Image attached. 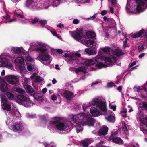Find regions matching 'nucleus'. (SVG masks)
I'll return each mask as SVG.
<instances>
[{
    "instance_id": "nucleus-1",
    "label": "nucleus",
    "mask_w": 147,
    "mask_h": 147,
    "mask_svg": "<svg viewBox=\"0 0 147 147\" xmlns=\"http://www.w3.org/2000/svg\"><path fill=\"white\" fill-rule=\"evenodd\" d=\"M36 51L40 53L37 58L39 61H47L49 59L50 56L49 54L46 53L47 49L41 47L37 48Z\"/></svg>"
},
{
    "instance_id": "nucleus-2",
    "label": "nucleus",
    "mask_w": 147,
    "mask_h": 147,
    "mask_svg": "<svg viewBox=\"0 0 147 147\" xmlns=\"http://www.w3.org/2000/svg\"><path fill=\"white\" fill-rule=\"evenodd\" d=\"M90 105H96L97 107H98L100 109L104 112L107 111L106 104L105 102L101 101L100 99L98 98L94 99L93 100L89 102Z\"/></svg>"
},
{
    "instance_id": "nucleus-3",
    "label": "nucleus",
    "mask_w": 147,
    "mask_h": 147,
    "mask_svg": "<svg viewBox=\"0 0 147 147\" xmlns=\"http://www.w3.org/2000/svg\"><path fill=\"white\" fill-rule=\"evenodd\" d=\"M17 102L24 105L26 107H29L31 104V101L29 98L23 95H18L17 96Z\"/></svg>"
},
{
    "instance_id": "nucleus-4",
    "label": "nucleus",
    "mask_w": 147,
    "mask_h": 147,
    "mask_svg": "<svg viewBox=\"0 0 147 147\" xmlns=\"http://www.w3.org/2000/svg\"><path fill=\"white\" fill-rule=\"evenodd\" d=\"M78 32L74 31L72 32V36L77 40H80L83 38H85L86 36L84 32H83V28H80Z\"/></svg>"
},
{
    "instance_id": "nucleus-5",
    "label": "nucleus",
    "mask_w": 147,
    "mask_h": 147,
    "mask_svg": "<svg viewBox=\"0 0 147 147\" xmlns=\"http://www.w3.org/2000/svg\"><path fill=\"white\" fill-rule=\"evenodd\" d=\"M5 79L9 83L15 85L19 82L18 79L14 75H7L5 77Z\"/></svg>"
},
{
    "instance_id": "nucleus-6",
    "label": "nucleus",
    "mask_w": 147,
    "mask_h": 147,
    "mask_svg": "<svg viewBox=\"0 0 147 147\" xmlns=\"http://www.w3.org/2000/svg\"><path fill=\"white\" fill-rule=\"evenodd\" d=\"M137 4L136 9L137 11L138 12L142 11V7L144 6L147 8V0H144L145 2L142 0H135Z\"/></svg>"
},
{
    "instance_id": "nucleus-7",
    "label": "nucleus",
    "mask_w": 147,
    "mask_h": 147,
    "mask_svg": "<svg viewBox=\"0 0 147 147\" xmlns=\"http://www.w3.org/2000/svg\"><path fill=\"white\" fill-rule=\"evenodd\" d=\"M87 118V115L84 113H81L78 115H73L72 117L73 119H74L75 121H78L79 123L82 122L86 120Z\"/></svg>"
},
{
    "instance_id": "nucleus-8",
    "label": "nucleus",
    "mask_w": 147,
    "mask_h": 147,
    "mask_svg": "<svg viewBox=\"0 0 147 147\" xmlns=\"http://www.w3.org/2000/svg\"><path fill=\"white\" fill-rule=\"evenodd\" d=\"M4 66L10 68L12 66V63L9 61L8 59L2 57L0 58V67Z\"/></svg>"
},
{
    "instance_id": "nucleus-9",
    "label": "nucleus",
    "mask_w": 147,
    "mask_h": 147,
    "mask_svg": "<svg viewBox=\"0 0 147 147\" xmlns=\"http://www.w3.org/2000/svg\"><path fill=\"white\" fill-rule=\"evenodd\" d=\"M76 63L78 64H85L87 66L92 65L95 64L94 61L91 59L84 58H82L81 62L77 61Z\"/></svg>"
},
{
    "instance_id": "nucleus-10",
    "label": "nucleus",
    "mask_w": 147,
    "mask_h": 147,
    "mask_svg": "<svg viewBox=\"0 0 147 147\" xmlns=\"http://www.w3.org/2000/svg\"><path fill=\"white\" fill-rule=\"evenodd\" d=\"M58 121H50V124H55L56 127L59 130L62 131L64 130L66 127L65 124L63 123H58Z\"/></svg>"
},
{
    "instance_id": "nucleus-11",
    "label": "nucleus",
    "mask_w": 147,
    "mask_h": 147,
    "mask_svg": "<svg viewBox=\"0 0 147 147\" xmlns=\"http://www.w3.org/2000/svg\"><path fill=\"white\" fill-rule=\"evenodd\" d=\"M108 127L105 125L101 127L97 131V135L101 137H103L107 134Z\"/></svg>"
},
{
    "instance_id": "nucleus-12",
    "label": "nucleus",
    "mask_w": 147,
    "mask_h": 147,
    "mask_svg": "<svg viewBox=\"0 0 147 147\" xmlns=\"http://www.w3.org/2000/svg\"><path fill=\"white\" fill-rule=\"evenodd\" d=\"M61 92V95L68 99L72 98L74 97L73 93L69 91L62 90Z\"/></svg>"
},
{
    "instance_id": "nucleus-13",
    "label": "nucleus",
    "mask_w": 147,
    "mask_h": 147,
    "mask_svg": "<svg viewBox=\"0 0 147 147\" xmlns=\"http://www.w3.org/2000/svg\"><path fill=\"white\" fill-rule=\"evenodd\" d=\"M117 59L115 57H108L105 58V63L108 64H113L116 61Z\"/></svg>"
},
{
    "instance_id": "nucleus-14",
    "label": "nucleus",
    "mask_w": 147,
    "mask_h": 147,
    "mask_svg": "<svg viewBox=\"0 0 147 147\" xmlns=\"http://www.w3.org/2000/svg\"><path fill=\"white\" fill-rule=\"evenodd\" d=\"M113 134H111L109 138L110 140H112L113 142L119 144H122L123 141L120 138L113 136Z\"/></svg>"
},
{
    "instance_id": "nucleus-15",
    "label": "nucleus",
    "mask_w": 147,
    "mask_h": 147,
    "mask_svg": "<svg viewBox=\"0 0 147 147\" xmlns=\"http://www.w3.org/2000/svg\"><path fill=\"white\" fill-rule=\"evenodd\" d=\"M145 30L144 29H142L138 32L134 33L132 35V38H136L141 37H144L145 33Z\"/></svg>"
},
{
    "instance_id": "nucleus-16",
    "label": "nucleus",
    "mask_w": 147,
    "mask_h": 147,
    "mask_svg": "<svg viewBox=\"0 0 147 147\" xmlns=\"http://www.w3.org/2000/svg\"><path fill=\"white\" fill-rule=\"evenodd\" d=\"M8 84L4 81L0 82V89L3 92L7 91L8 89Z\"/></svg>"
},
{
    "instance_id": "nucleus-17",
    "label": "nucleus",
    "mask_w": 147,
    "mask_h": 147,
    "mask_svg": "<svg viewBox=\"0 0 147 147\" xmlns=\"http://www.w3.org/2000/svg\"><path fill=\"white\" fill-rule=\"evenodd\" d=\"M86 122L88 125L90 126H94V124L95 123L94 119L91 117H88V116L87 115V118H86Z\"/></svg>"
},
{
    "instance_id": "nucleus-18",
    "label": "nucleus",
    "mask_w": 147,
    "mask_h": 147,
    "mask_svg": "<svg viewBox=\"0 0 147 147\" xmlns=\"http://www.w3.org/2000/svg\"><path fill=\"white\" fill-rule=\"evenodd\" d=\"M23 128L22 125L20 123H17L13 126V130L15 131H22Z\"/></svg>"
},
{
    "instance_id": "nucleus-19",
    "label": "nucleus",
    "mask_w": 147,
    "mask_h": 147,
    "mask_svg": "<svg viewBox=\"0 0 147 147\" xmlns=\"http://www.w3.org/2000/svg\"><path fill=\"white\" fill-rule=\"evenodd\" d=\"M90 112L92 115L94 117L98 115L99 113V110L96 108L92 107L90 109Z\"/></svg>"
},
{
    "instance_id": "nucleus-20",
    "label": "nucleus",
    "mask_w": 147,
    "mask_h": 147,
    "mask_svg": "<svg viewBox=\"0 0 147 147\" xmlns=\"http://www.w3.org/2000/svg\"><path fill=\"white\" fill-rule=\"evenodd\" d=\"M111 52L112 54L115 55L117 56L123 55L124 54V53L122 51L121 49H117L115 51L112 50Z\"/></svg>"
},
{
    "instance_id": "nucleus-21",
    "label": "nucleus",
    "mask_w": 147,
    "mask_h": 147,
    "mask_svg": "<svg viewBox=\"0 0 147 147\" xmlns=\"http://www.w3.org/2000/svg\"><path fill=\"white\" fill-rule=\"evenodd\" d=\"M80 72H83L85 74L86 73V69L84 67H80L76 68L75 72L76 74H78Z\"/></svg>"
},
{
    "instance_id": "nucleus-22",
    "label": "nucleus",
    "mask_w": 147,
    "mask_h": 147,
    "mask_svg": "<svg viewBox=\"0 0 147 147\" xmlns=\"http://www.w3.org/2000/svg\"><path fill=\"white\" fill-rule=\"evenodd\" d=\"M2 105V108L4 110H6L7 111H9L11 110V105L8 102L3 103Z\"/></svg>"
},
{
    "instance_id": "nucleus-23",
    "label": "nucleus",
    "mask_w": 147,
    "mask_h": 147,
    "mask_svg": "<svg viewBox=\"0 0 147 147\" xmlns=\"http://www.w3.org/2000/svg\"><path fill=\"white\" fill-rule=\"evenodd\" d=\"M24 87L26 91L30 93H31L34 92V90L32 87L28 84L25 85Z\"/></svg>"
},
{
    "instance_id": "nucleus-24",
    "label": "nucleus",
    "mask_w": 147,
    "mask_h": 147,
    "mask_svg": "<svg viewBox=\"0 0 147 147\" xmlns=\"http://www.w3.org/2000/svg\"><path fill=\"white\" fill-rule=\"evenodd\" d=\"M85 51L87 54L90 55H94L96 54L95 51L92 49H86L85 50Z\"/></svg>"
},
{
    "instance_id": "nucleus-25",
    "label": "nucleus",
    "mask_w": 147,
    "mask_h": 147,
    "mask_svg": "<svg viewBox=\"0 0 147 147\" xmlns=\"http://www.w3.org/2000/svg\"><path fill=\"white\" fill-rule=\"evenodd\" d=\"M85 35L87 37L90 38H94L95 36V34L92 32H88L85 33Z\"/></svg>"
},
{
    "instance_id": "nucleus-26",
    "label": "nucleus",
    "mask_w": 147,
    "mask_h": 147,
    "mask_svg": "<svg viewBox=\"0 0 147 147\" xmlns=\"http://www.w3.org/2000/svg\"><path fill=\"white\" fill-rule=\"evenodd\" d=\"M11 51L12 53L14 54H19L21 52V49L18 47H13L11 49Z\"/></svg>"
},
{
    "instance_id": "nucleus-27",
    "label": "nucleus",
    "mask_w": 147,
    "mask_h": 147,
    "mask_svg": "<svg viewBox=\"0 0 147 147\" xmlns=\"http://www.w3.org/2000/svg\"><path fill=\"white\" fill-rule=\"evenodd\" d=\"M106 119L109 122H114L115 119V117L111 115H108Z\"/></svg>"
},
{
    "instance_id": "nucleus-28",
    "label": "nucleus",
    "mask_w": 147,
    "mask_h": 147,
    "mask_svg": "<svg viewBox=\"0 0 147 147\" xmlns=\"http://www.w3.org/2000/svg\"><path fill=\"white\" fill-rule=\"evenodd\" d=\"M5 94L9 100H13L15 98L13 94L10 92H7Z\"/></svg>"
},
{
    "instance_id": "nucleus-29",
    "label": "nucleus",
    "mask_w": 147,
    "mask_h": 147,
    "mask_svg": "<svg viewBox=\"0 0 147 147\" xmlns=\"http://www.w3.org/2000/svg\"><path fill=\"white\" fill-rule=\"evenodd\" d=\"M24 59L21 57H17L15 60V62L20 64H22L24 63Z\"/></svg>"
},
{
    "instance_id": "nucleus-30",
    "label": "nucleus",
    "mask_w": 147,
    "mask_h": 147,
    "mask_svg": "<svg viewBox=\"0 0 147 147\" xmlns=\"http://www.w3.org/2000/svg\"><path fill=\"white\" fill-rule=\"evenodd\" d=\"M103 52L105 53H109L111 52V48L109 47L102 48Z\"/></svg>"
},
{
    "instance_id": "nucleus-31",
    "label": "nucleus",
    "mask_w": 147,
    "mask_h": 147,
    "mask_svg": "<svg viewBox=\"0 0 147 147\" xmlns=\"http://www.w3.org/2000/svg\"><path fill=\"white\" fill-rule=\"evenodd\" d=\"M16 91L19 93L21 94H23L25 93V92L24 90L23 89L20 88H18L16 89Z\"/></svg>"
},
{
    "instance_id": "nucleus-32",
    "label": "nucleus",
    "mask_w": 147,
    "mask_h": 147,
    "mask_svg": "<svg viewBox=\"0 0 147 147\" xmlns=\"http://www.w3.org/2000/svg\"><path fill=\"white\" fill-rule=\"evenodd\" d=\"M1 101L2 102H3V103L8 102L7 99L5 95H3L1 97Z\"/></svg>"
},
{
    "instance_id": "nucleus-33",
    "label": "nucleus",
    "mask_w": 147,
    "mask_h": 147,
    "mask_svg": "<svg viewBox=\"0 0 147 147\" xmlns=\"http://www.w3.org/2000/svg\"><path fill=\"white\" fill-rule=\"evenodd\" d=\"M39 24L42 27L47 24V21L45 20H39Z\"/></svg>"
},
{
    "instance_id": "nucleus-34",
    "label": "nucleus",
    "mask_w": 147,
    "mask_h": 147,
    "mask_svg": "<svg viewBox=\"0 0 147 147\" xmlns=\"http://www.w3.org/2000/svg\"><path fill=\"white\" fill-rule=\"evenodd\" d=\"M39 19L38 18L35 17V18L32 20L30 22V23L32 24H34L38 22H39Z\"/></svg>"
},
{
    "instance_id": "nucleus-35",
    "label": "nucleus",
    "mask_w": 147,
    "mask_h": 147,
    "mask_svg": "<svg viewBox=\"0 0 147 147\" xmlns=\"http://www.w3.org/2000/svg\"><path fill=\"white\" fill-rule=\"evenodd\" d=\"M34 1V0H27L26 4V6L28 7H29Z\"/></svg>"
},
{
    "instance_id": "nucleus-36",
    "label": "nucleus",
    "mask_w": 147,
    "mask_h": 147,
    "mask_svg": "<svg viewBox=\"0 0 147 147\" xmlns=\"http://www.w3.org/2000/svg\"><path fill=\"white\" fill-rule=\"evenodd\" d=\"M122 129L124 130L125 133L126 134H127V133L128 132V130L125 123H124V125L122 126Z\"/></svg>"
},
{
    "instance_id": "nucleus-37",
    "label": "nucleus",
    "mask_w": 147,
    "mask_h": 147,
    "mask_svg": "<svg viewBox=\"0 0 147 147\" xmlns=\"http://www.w3.org/2000/svg\"><path fill=\"white\" fill-rule=\"evenodd\" d=\"M42 81L41 78L39 76H37L35 77V81L36 82H40Z\"/></svg>"
},
{
    "instance_id": "nucleus-38",
    "label": "nucleus",
    "mask_w": 147,
    "mask_h": 147,
    "mask_svg": "<svg viewBox=\"0 0 147 147\" xmlns=\"http://www.w3.org/2000/svg\"><path fill=\"white\" fill-rule=\"evenodd\" d=\"M138 51L139 52L144 49V47L143 44H141L138 46Z\"/></svg>"
},
{
    "instance_id": "nucleus-39",
    "label": "nucleus",
    "mask_w": 147,
    "mask_h": 147,
    "mask_svg": "<svg viewBox=\"0 0 147 147\" xmlns=\"http://www.w3.org/2000/svg\"><path fill=\"white\" fill-rule=\"evenodd\" d=\"M104 65L101 63H97L95 65L96 67H97L100 69Z\"/></svg>"
},
{
    "instance_id": "nucleus-40",
    "label": "nucleus",
    "mask_w": 147,
    "mask_h": 147,
    "mask_svg": "<svg viewBox=\"0 0 147 147\" xmlns=\"http://www.w3.org/2000/svg\"><path fill=\"white\" fill-rule=\"evenodd\" d=\"M25 58L26 60L27 61H31L32 60V58L28 54L27 55V56H25Z\"/></svg>"
},
{
    "instance_id": "nucleus-41",
    "label": "nucleus",
    "mask_w": 147,
    "mask_h": 147,
    "mask_svg": "<svg viewBox=\"0 0 147 147\" xmlns=\"http://www.w3.org/2000/svg\"><path fill=\"white\" fill-rule=\"evenodd\" d=\"M143 108L147 109V103L145 102H143L141 104Z\"/></svg>"
},
{
    "instance_id": "nucleus-42",
    "label": "nucleus",
    "mask_w": 147,
    "mask_h": 147,
    "mask_svg": "<svg viewBox=\"0 0 147 147\" xmlns=\"http://www.w3.org/2000/svg\"><path fill=\"white\" fill-rule=\"evenodd\" d=\"M73 23L75 24H77L79 23V21L78 19H74L73 20Z\"/></svg>"
},
{
    "instance_id": "nucleus-43",
    "label": "nucleus",
    "mask_w": 147,
    "mask_h": 147,
    "mask_svg": "<svg viewBox=\"0 0 147 147\" xmlns=\"http://www.w3.org/2000/svg\"><path fill=\"white\" fill-rule=\"evenodd\" d=\"M111 109L113 110V111H115L116 109V106L115 105H112L110 106Z\"/></svg>"
},
{
    "instance_id": "nucleus-44",
    "label": "nucleus",
    "mask_w": 147,
    "mask_h": 147,
    "mask_svg": "<svg viewBox=\"0 0 147 147\" xmlns=\"http://www.w3.org/2000/svg\"><path fill=\"white\" fill-rule=\"evenodd\" d=\"M51 32L53 36L57 37H58V34L55 30L51 31Z\"/></svg>"
},
{
    "instance_id": "nucleus-45",
    "label": "nucleus",
    "mask_w": 147,
    "mask_h": 147,
    "mask_svg": "<svg viewBox=\"0 0 147 147\" xmlns=\"http://www.w3.org/2000/svg\"><path fill=\"white\" fill-rule=\"evenodd\" d=\"M82 144L83 145L84 147H88V145L85 141H84L82 142Z\"/></svg>"
},
{
    "instance_id": "nucleus-46",
    "label": "nucleus",
    "mask_w": 147,
    "mask_h": 147,
    "mask_svg": "<svg viewBox=\"0 0 147 147\" xmlns=\"http://www.w3.org/2000/svg\"><path fill=\"white\" fill-rule=\"evenodd\" d=\"M27 68L28 70L30 71H32V68L31 65H30L27 66Z\"/></svg>"
},
{
    "instance_id": "nucleus-47",
    "label": "nucleus",
    "mask_w": 147,
    "mask_h": 147,
    "mask_svg": "<svg viewBox=\"0 0 147 147\" xmlns=\"http://www.w3.org/2000/svg\"><path fill=\"white\" fill-rule=\"evenodd\" d=\"M121 115L123 117H126L127 116V114L126 113V112H124L121 111Z\"/></svg>"
},
{
    "instance_id": "nucleus-48",
    "label": "nucleus",
    "mask_w": 147,
    "mask_h": 147,
    "mask_svg": "<svg viewBox=\"0 0 147 147\" xmlns=\"http://www.w3.org/2000/svg\"><path fill=\"white\" fill-rule=\"evenodd\" d=\"M51 98L53 101H55L57 99V96L56 95H53L51 96Z\"/></svg>"
},
{
    "instance_id": "nucleus-49",
    "label": "nucleus",
    "mask_w": 147,
    "mask_h": 147,
    "mask_svg": "<svg viewBox=\"0 0 147 147\" xmlns=\"http://www.w3.org/2000/svg\"><path fill=\"white\" fill-rule=\"evenodd\" d=\"M107 13V11L106 10H102L100 14L102 16L106 15Z\"/></svg>"
},
{
    "instance_id": "nucleus-50",
    "label": "nucleus",
    "mask_w": 147,
    "mask_h": 147,
    "mask_svg": "<svg viewBox=\"0 0 147 147\" xmlns=\"http://www.w3.org/2000/svg\"><path fill=\"white\" fill-rule=\"evenodd\" d=\"M108 86L109 87H112L113 86H115V85L113 82H111L108 84Z\"/></svg>"
},
{
    "instance_id": "nucleus-51",
    "label": "nucleus",
    "mask_w": 147,
    "mask_h": 147,
    "mask_svg": "<svg viewBox=\"0 0 147 147\" xmlns=\"http://www.w3.org/2000/svg\"><path fill=\"white\" fill-rule=\"evenodd\" d=\"M96 14H94L90 18H88V20L91 19V20H93L96 18Z\"/></svg>"
},
{
    "instance_id": "nucleus-52",
    "label": "nucleus",
    "mask_w": 147,
    "mask_h": 147,
    "mask_svg": "<svg viewBox=\"0 0 147 147\" xmlns=\"http://www.w3.org/2000/svg\"><path fill=\"white\" fill-rule=\"evenodd\" d=\"M103 20L105 22H108L109 21V18H107L106 16H105L103 17Z\"/></svg>"
},
{
    "instance_id": "nucleus-53",
    "label": "nucleus",
    "mask_w": 147,
    "mask_h": 147,
    "mask_svg": "<svg viewBox=\"0 0 147 147\" xmlns=\"http://www.w3.org/2000/svg\"><path fill=\"white\" fill-rule=\"evenodd\" d=\"M55 51H56L59 54H61L62 53H63V50L60 49H58L57 50H56Z\"/></svg>"
},
{
    "instance_id": "nucleus-54",
    "label": "nucleus",
    "mask_w": 147,
    "mask_h": 147,
    "mask_svg": "<svg viewBox=\"0 0 147 147\" xmlns=\"http://www.w3.org/2000/svg\"><path fill=\"white\" fill-rule=\"evenodd\" d=\"M19 69L20 71H23L24 70V67L23 66H19Z\"/></svg>"
},
{
    "instance_id": "nucleus-55",
    "label": "nucleus",
    "mask_w": 147,
    "mask_h": 147,
    "mask_svg": "<svg viewBox=\"0 0 147 147\" xmlns=\"http://www.w3.org/2000/svg\"><path fill=\"white\" fill-rule=\"evenodd\" d=\"M136 61L133 62L130 65H129V67L131 68L134 65L136 64Z\"/></svg>"
},
{
    "instance_id": "nucleus-56",
    "label": "nucleus",
    "mask_w": 147,
    "mask_h": 147,
    "mask_svg": "<svg viewBox=\"0 0 147 147\" xmlns=\"http://www.w3.org/2000/svg\"><path fill=\"white\" fill-rule=\"evenodd\" d=\"M89 43L90 45H94V43H95V41H94L91 40H89Z\"/></svg>"
},
{
    "instance_id": "nucleus-57",
    "label": "nucleus",
    "mask_w": 147,
    "mask_h": 147,
    "mask_svg": "<svg viewBox=\"0 0 147 147\" xmlns=\"http://www.w3.org/2000/svg\"><path fill=\"white\" fill-rule=\"evenodd\" d=\"M145 55V53H143L139 55L138 57L140 58H142V57H144Z\"/></svg>"
},
{
    "instance_id": "nucleus-58",
    "label": "nucleus",
    "mask_w": 147,
    "mask_h": 147,
    "mask_svg": "<svg viewBox=\"0 0 147 147\" xmlns=\"http://www.w3.org/2000/svg\"><path fill=\"white\" fill-rule=\"evenodd\" d=\"M114 9L112 7H110V11L112 13H114Z\"/></svg>"
},
{
    "instance_id": "nucleus-59",
    "label": "nucleus",
    "mask_w": 147,
    "mask_h": 147,
    "mask_svg": "<svg viewBox=\"0 0 147 147\" xmlns=\"http://www.w3.org/2000/svg\"><path fill=\"white\" fill-rule=\"evenodd\" d=\"M122 87L121 86H119L117 88V90L119 92H121L122 91Z\"/></svg>"
},
{
    "instance_id": "nucleus-60",
    "label": "nucleus",
    "mask_w": 147,
    "mask_h": 147,
    "mask_svg": "<svg viewBox=\"0 0 147 147\" xmlns=\"http://www.w3.org/2000/svg\"><path fill=\"white\" fill-rule=\"evenodd\" d=\"M74 54L75 56L78 57H81V54L80 53H76Z\"/></svg>"
},
{
    "instance_id": "nucleus-61",
    "label": "nucleus",
    "mask_w": 147,
    "mask_h": 147,
    "mask_svg": "<svg viewBox=\"0 0 147 147\" xmlns=\"http://www.w3.org/2000/svg\"><path fill=\"white\" fill-rule=\"evenodd\" d=\"M57 27H59L61 28H62L64 27L63 24H61V23H60L59 25H57Z\"/></svg>"
},
{
    "instance_id": "nucleus-62",
    "label": "nucleus",
    "mask_w": 147,
    "mask_h": 147,
    "mask_svg": "<svg viewBox=\"0 0 147 147\" xmlns=\"http://www.w3.org/2000/svg\"><path fill=\"white\" fill-rule=\"evenodd\" d=\"M10 17V16L8 14H7L6 15L3 16L4 18L5 19H8V18H9Z\"/></svg>"
},
{
    "instance_id": "nucleus-63",
    "label": "nucleus",
    "mask_w": 147,
    "mask_h": 147,
    "mask_svg": "<svg viewBox=\"0 0 147 147\" xmlns=\"http://www.w3.org/2000/svg\"><path fill=\"white\" fill-rule=\"evenodd\" d=\"M72 59L74 60L78 59V58L74 56V54H73L71 57Z\"/></svg>"
},
{
    "instance_id": "nucleus-64",
    "label": "nucleus",
    "mask_w": 147,
    "mask_h": 147,
    "mask_svg": "<svg viewBox=\"0 0 147 147\" xmlns=\"http://www.w3.org/2000/svg\"><path fill=\"white\" fill-rule=\"evenodd\" d=\"M116 3V0H111V3L112 4L114 5Z\"/></svg>"
}]
</instances>
